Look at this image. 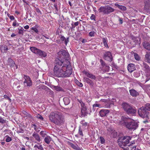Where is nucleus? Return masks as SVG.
I'll return each mask as SVG.
<instances>
[{
  "label": "nucleus",
  "mask_w": 150,
  "mask_h": 150,
  "mask_svg": "<svg viewBox=\"0 0 150 150\" xmlns=\"http://www.w3.org/2000/svg\"><path fill=\"white\" fill-rule=\"evenodd\" d=\"M115 5L119 9L122 10V11H125L127 9L126 7L124 6L120 5L118 4H115Z\"/></svg>",
  "instance_id": "4be33fe9"
},
{
  "label": "nucleus",
  "mask_w": 150,
  "mask_h": 150,
  "mask_svg": "<svg viewBox=\"0 0 150 150\" xmlns=\"http://www.w3.org/2000/svg\"><path fill=\"white\" fill-rule=\"evenodd\" d=\"M103 58L105 60L111 62L112 59V57L111 53L109 51H106L104 54Z\"/></svg>",
  "instance_id": "9b49d317"
},
{
  "label": "nucleus",
  "mask_w": 150,
  "mask_h": 150,
  "mask_svg": "<svg viewBox=\"0 0 150 150\" xmlns=\"http://www.w3.org/2000/svg\"><path fill=\"white\" fill-rule=\"evenodd\" d=\"M134 57L135 59L136 60H137L138 61L140 60V58L137 54L136 53H134Z\"/></svg>",
  "instance_id": "e433bc0d"
},
{
  "label": "nucleus",
  "mask_w": 150,
  "mask_h": 150,
  "mask_svg": "<svg viewBox=\"0 0 150 150\" xmlns=\"http://www.w3.org/2000/svg\"><path fill=\"white\" fill-rule=\"evenodd\" d=\"M9 18L11 20H13L15 18L13 16H9Z\"/></svg>",
  "instance_id": "0e129e2a"
},
{
  "label": "nucleus",
  "mask_w": 150,
  "mask_h": 150,
  "mask_svg": "<svg viewBox=\"0 0 150 150\" xmlns=\"http://www.w3.org/2000/svg\"><path fill=\"white\" fill-rule=\"evenodd\" d=\"M145 58L146 62L150 63V52H147L146 54Z\"/></svg>",
  "instance_id": "5701e85b"
},
{
  "label": "nucleus",
  "mask_w": 150,
  "mask_h": 150,
  "mask_svg": "<svg viewBox=\"0 0 150 150\" xmlns=\"http://www.w3.org/2000/svg\"><path fill=\"white\" fill-rule=\"evenodd\" d=\"M100 142L101 143V144H103L105 143V140L103 137H100Z\"/></svg>",
  "instance_id": "de8ad7c7"
},
{
  "label": "nucleus",
  "mask_w": 150,
  "mask_h": 150,
  "mask_svg": "<svg viewBox=\"0 0 150 150\" xmlns=\"http://www.w3.org/2000/svg\"><path fill=\"white\" fill-rule=\"evenodd\" d=\"M95 33H96L94 31H91L89 33V35L91 37H93Z\"/></svg>",
  "instance_id": "37998d69"
},
{
  "label": "nucleus",
  "mask_w": 150,
  "mask_h": 150,
  "mask_svg": "<svg viewBox=\"0 0 150 150\" xmlns=\"http://www.w3.org/2000/svg\"><path fill=\"white\" fill-rule=\"evenodd\" d=\"M6 122V120L3 119L1 117H0V123L4 124Z\"/></svg>",
  "instance_id": "79ce46f5"
},
{
  "label": "nucleus",
  "mask_w": 150,
  "mask_h": 150,
  "mask_svg": "<svg viewBox=\"0 0 150 150\" xmlns=\"http://www.w3.org/2000/svg\"><path fill=\"white\" fill-rule=\"evenodd\" d=\"M29 28V26L28 25H26L24 27V28L25 29H28Z\"/></svg>",
  "instance_id": "338daca9"
},
{
  "label": "nucleus",
  "mask_w": 150,
  "mask_h": 150,
  "mask_svg": "<svg viewBox=\"0 0 150 150\" xmlns=\"http://www.w3.org/2000/svg\"><path fill=\"white\" fill-rule=\"evenodd\" d=\"M40 134L42 137H45V136L46 135V134L43 131H41L40 132Z\"/></svg>",
  "instance_id": "09e8293b"
},
{
  "label": "nucleus",
  "mask_w": 150,
  "mask_h": 150,
  "mask_svg": "<svg viewBox=\"0 0 150 150\" xmlns=\"http://www.w3.org/2000/svg\"><path fill=\"white\" fill-rule=\"evenodd\" d=\"M117 135V132L115 130H112L111 136L113 138H115Z\"/></svg>",
  "instance_id": "7c9ffc66"
},
{
  "label": "nucleus",
  "mask_w": 150,
  "mask_h": 150,
  "mask_svg": "<svg viewBox=\"0 0 150 150\" xmlns=\"http://www.w3.org/2000/svg\"><path fill=\"white\" fill-rule=\"evenodd\" d=\"M80 103L81 106V115L82 117H85L87 116L88 113V112L87 110V107L82 102H80Z\"/></svg>",
  "instance_id": "9d476101"
},
{
  "label": "nucleus",
  "mask_w": 150,
  "mask_h": 150,
  "mask_svg": "<svg viewBox=\"0 0 150 150\" xmlns=\"http://www.w3.org/2000/svg\"><path fill=\"white\" fill-rule=\"evenodd\" d=\"M58 57L59 58L58 59L62 61H64L65 63V61H67L68 62V60L69 58V53L65 50H61L58 53Z\"/></svg>",
  "instance_id": "0eeeda50"
},
{
  "label": "nucleus",
  "mask_w": 150,
  "mask_h": 150,
  "mask_svg": "<svg viewBox=\"0 0 150 150\" xmlns=\"http://www.w3.org/2000/svg\"><path fill=\"white\" fill-rule=\"evenodd\" d=\"M78 133L80 135H81L82 137L83 136V134L82 130L81 129V128L80 127H79V130Z\"/></svg>",
  "instance_id": "ea45409f"
},
{
  "label": "nucleus",
  "mask_w": 150,
  "mask_h": 150,
  "mask_svg": "<svg viewBox=\"0 0 150 150\" xmlns=\"http://www.w3.org/2000/svg\"><path fill=\"white\" fill-rule=\"evenodd\" d=\"M13 25L14 26H18L19 25V24L18 23H16V21H15L13 22Z\"/></svg>",
  "instance_id": "4d7b16f0"
},
{
  "label": "nucleus",
  "mask_w": 150,
  "mask_h": 150,
  "mask_svg": "<svg viewBox=\"0 0 150 150\" xmlns=\"http://www.w3.org/2000/svg\"><path fill=\"white\" fill-rule=\"evenodd\" d=\"M53 88L55 90L58 91H64L63 89L59 86H53Z\"/></svg>",
  "instance_id": "bb28decb"
},
{
  "label": "nucleus",
  "mask_w": 150,
  "mask_h": 150,
  "mask_svg": "<svg viewBox=\"0 0 150 150\" xmlns=\"http://www.w3.org/2000/svg\"><path fill=\"white\" fill-rule=\"evenodd\" d=\"M60 39L62 41L64 42V43L66 45H67V43L69 42V38H66L64 36H62L60 38Z\"/></svg>",
  "instance_id": "b1692460"
},
{
  "label": "nucleus",
  "mask_w": 150,
  "mask_h": 150,
  "mask_svg": "<svg viewBox=\"0 0 150 150\" xmlns=\"http://www.w3.org/2000/svg\"><path fill=\"white\" fill-rule=\"evenodd\" d=\"M145 11L147 13H150V8H148L146 9H145Z\"/></svg>",
  "instance_id": "e2e57ef3"
},
{
  "label": "nucleus",
  "mask_w": 150,
  "mask_h": 150,
  "mask_svg": "<svg viewBox=\"0 0 150 150\" xmlns=\"http://www.w3.org/2000/svg\"><path fill=\"white\" fill-rule=\"evenodd\" d=\"M49 89L48 87L43 84L40 85L37 87V89L38 91H41L43 90H47Z\"/></svg>",
  "instance_id": "dca6fc26"
},
{
  "label": "nucleus",
  "mask_w": 150,
  "mask_h": 150,
  "mask_svg": "<svg viewBox=\"0 0 150 150\" xmlns=\"http://www.w3.org/2000/svg\"><path fill=\"white\" fill-rule=\"evenodd\" d=\"M129 92L130 95L133 97H136L139 95V93L134 89H130Z\"/></svg>",
  "instance_id": "2eb2a0df"
},
{
  "label": "nucleus",
  "mask_w": 150,
  "mask_h": 150,
  "mask_svg": "<svg viewBox=\"0 0 150 150\" xmlns=\"http://www.w3.org/2000/svg\"><path fill=\"white\" fill-rule=\"evenodd\" d=\"M24 112V114L26 115L27 117H29L30 118H32V117L31 116V115L27 113L25 111H23Z\"/></svg>",
  "instance_id": "c03bdc74"
},
{
  "label": "nucleus",
  "mask_w": 150,
  "mask_h": 150,
  "mask_svg": "<svg viewBox=\"0 0 150 150\" xmlns=\"http://www.w3.org/2000/svg\"><path fill=\"white\" fill-rule=\"evenodd\" d=\"M136 146H132V150H140V149L136 148Z\"/></svg>",
  "instance_id": "13d9d810"
},
{
  "label": "nucleus",
  "mask_w": 150,
  "mask_h": 150,
  "mask_svg": "<svg viewBox=\"0 0 150 150\" xmlns=\"http://www.w3.org/2000/svg\"><path fill=\"white\" fill-rule=\"evenodd\" d=\"M110 67L107 64L104 66V67H103V70H104L105 72L108 71L109 70Z\"/></svg>",
  "instance_id": "f704fd0d"
},
{
  "label": "nucleus",
  "mask_w": 150,
  "mask_h": 150,
  "mask_svg": "<svg viewBox=\"0 0 150 150\" xmlns=\"http://www.w3.org/2000/svg\"><path fill=\"white\" fill-rule=\"evenodd\" d=\"M143 46L146 50L150 51V43L149 42L144 41L143 42Z\"/></svg>",
  "instance_id": "a211bd4d"
},
{
  "label": "nucleus",
  "mask_w": 150,
  "mask_h": 150,
  "mask_svg": "<svg viewBox=\"0 0 150 150\" xmlns=\"http://www.w3.org/2000/svg\"><path fill=\"white\" fill-rule=\"evenodd\" d=\"M149 111H150V104L149 103H146L144 106L138 109L139 115L142 118L148 117Z\"/></svg>",
  "instance_id": "7ed1b4c3"
},
{
  "label": "nucleus",
  "mask_w": 150,
  "mask_h": 150,
  "mask_svg": "<svg viewBox=\"0 0 150 150\" xmlns=\"http://www.w3.org/2000/svg\"><path fill=\"white\" fill-rule=\"evenodd\" d=\"M30 49L32 52L38 54L41 57H45L47 56V53L35 47H31Z\"/></svg>",
  "instance_id": "1a4fd4ad"
},
{
  "label": "nucleus",
  "mask_w": 150,
  "mask_h": 150,
  "mask_svg": "<svg viewBox=\"0 0 150 150\" xmlns=\"http://www.w3.org/2000/svg\"><path fill=\"white\" fill-rule=\"evenodd\" d=\"M72 148L76 150H81L79 147L77 145H74L73 144L71 143L70 144Z\"/></svg>",
  "instance_id": "c756f323"
},
{
  "label": "nucleus",
  "mask_w": 150,
  "mask_h": 150,
  "mask_svg": "<svg viewBox=\"0 0 150 150\" xmlns=\"http://www.w3.org/2000/svg\"><path fill=\"white\" fill-rule=\"evenodd\" d=\"M83 73L85 74L86 76L91 79L95 80L96 79V76L90 73L89 71L84 70L82 71Z\"/></svg>",
  "instance_id": "ddd939ff"
},
{
  "label": "nucleus",
  "mask_w": 150,
  "mask_h": 150,
  "mask_svg": "<svg viewBox=\"0 0 150 150\" xmlns=\"http://www.w3.org/2000/svg\"><path fill=\"white\" fill-rule=\"evenodd\" d=\"M4 98L8 100L10 102H11V99L7 95H5L4 96Z\"/></svg>",
  "instance_id": "8fccbe9b"
},
{
  "label": "nucleus",
  "mask_w": 150,
  "mask_h": 150,
  "mask_svg": "<svg viewBox=\"0 0 150 150\" xmlns=\"http://www.w3.org/2000/svg\"><path fill=\"white\" fill-rule=\"evenodd\" d=\"M7 137L6 139V141L7 142H9L12 140L11 138L8 136H7Z\"/></svg>",
  "instance_id": "864d4df0"
},
{
  "label": "nucleus",
  "mask_w": 150,
  "mask_h": 150,
  "mask_svg": "<svg viewBox=\"0 0 150 150\" xmlns=\"http://www.w3.org/2000/svg\"><path fill=\"white\" fill-rule=\"evenodd\" d=\"M32 136L35 138V139L38 142H40L41 141V139L39 135L34 132L33 133Z\"/></svg>",
  "instance_id": "aec40b11"
},
{
  "label": "nucleus",
  "mask_w": 150,
  "mask_h": 150,
  "mask_svg": "<svg viewBox=\"0 0 150 150\" xmlns=\"http://www.w3.org/2000/svg\"><path fill=\"white\" fill-rule=\"evenodd\" d=\"M121 118L122 120L124 121L126 127L131 130H134L138 126L137 123L134 121L127 122V121L130 119V118L122 116Z\"/></svg>",
  "instance_id": "39448f33"
},
{
  "label": "nucleus",
  "mask_w": 150,
  "mask_h": 150,
  "mask_svg": "<svg viewBox=\"0 0 150 150\" xmlns=\"http://www.w3.org/2000/svg\"><path fill=\"white\" fill-rule=\"evenodd\" d=\"M83 80L84 81L86 82L90 86H93L94 83L93 81L88 78L86 77H84Z\"/></svg>",
  "instance_id": "f3484780"
},
{
  "label": "nucleus",
  "mask_w": 150,
  "mask_h": 150,
  "mask_svg": "<svg viewBox=\"0 0 150 150\" xmlns=\"http://www.w3.org/2000/svg\"><path fill=\"white\" fill-rule=\"evenodd\" d=\"M79 24V22L77 21L75 23H74V25H73L72 24V27L73 28H74L76 26H77Z\"/></svg>",
  "instance_id": "603ef678"
},
{
  "label": "nucleus",
  "mask_w": 150,
  "mask_h": 150,
  "mask_svg": "<svg viewBox=\"0 0 150 150\" xmlns=\"http://www.w3.org/2000/svg\"><path fill=\"white\" fill-rule=\"evenodd\" d=\"M134 65L132 64H129L127 66V69L128 71L132 72L134 70Z\"/></svg>",
  "instance_id": "412c9836"
},
{
  "label": "nucleus",
  "mask_w": 150,
  "mask_h": 150,
  "mask_svg": "<svg viewBox=\"0 0 150 150\" xmlns=\"http://www.w3.org/2000/svg\"><path fill=\"white\" fill-rule=\"evenodd\" d=\"M34 148H35V150H38L37 148L40 150H42V149H43V148L41 145H38L35 144L34 146Z\"/></svg>",
  "instance_id": "2f4dec72"
},
{
  "label": "nucleus",
  "mask_w": 150,
  "mask_h": 150,
  "mask_svg": "<svg viewBox=\"0 0 150 150\" xmlns=\"http://www.w3.org/2000/svg\"><path fill=\"white\" fill-rule=\"evenodd\" d=\"M141 67L142 70L144 71L145 73L148 72V71L150 72V67L147 63L143 62L141 65Z\"/></svg>",
  "instance_id": "f8f14e48"
},
{
  "label": "nucleus",
  "mask_w": 150,
  "mask_h": 150,
  "mask_svg": "<svg viewBox=\"0 0 150 150\" xmlns=\"http://www.w3.org/2000/svg\"><path fill=\"white\" fill-rule=\"evenodd\" d=\"M100 62L101 63V65L103 67H104V66H105L106 65L105 62L101 59H100Z\"/></svg>",
  "instance_id": "49530a36"
},
{
  "label": "nucleus",
  "mask_w": 150,
  "mask_h": 150,
  "mask_svg": "<svg viewBox=\"0 0 150 150\" xmlns=\"http://www.w3.org/2000/svg\"><path fill=\"white\" fill-rule=\"evenodd\" d=\"M36 117L37 118L40 119L42 120H43L44 119L43 117L41 115L39 114L36 116Z\"/></svg>",
  "instance_id": "a19ab883"
},
{
  "label": "nucleus",
  "mask_w": 150,
  "mask_h": 150,
  "mask_svg": "<svg viewBox=\"0 0 150 150\" xmlns=\"http://www.w3.org/2000/svg\"><path fill=\"white\" fill-rule=\"evenodd\" d=\"M23 83L25 86L30 87L32 85V82L31 80L27 81H24Z\"/></svg>",
  "instance_id": "393cba45"
},
{
  "label": "nucleus",
  "mask_w": 150,
  "mask_h": 150,
  "mask_svg": "<svg viewBox=\"0 0 150 150\" xmlns=\"http://www.w3.org/2000/svg\"><path fill=\"white\" fill-rule=\"evenodd\" d=\"M54 7L56 10H57V11H58V8L57 5V4H55V5H54Z\"/></svg>",
  "instance_id": "774afa93"
},
{
  "label": "nucleus",
  "mask_w": 150,
  "mask_h": 150,
  "mask_svg": "<svg viewBox=\"0 0 150 150\" xmlns=\"http://www.w3.org/2000/svg\"><path fill=\"white\" fill-rule=\"evenodd\" d=\"M95 15L94 14H92L91 16L90 17V18L92 20H94V21H95Z\"/></svg>",
  "instance_id": "6e6d98bb"
},
{
  "label": "nucleus",
  "mask_w": 150,
  "mask_h": 150,
  "mask_svg": "<svg viewBox=\"0 0 150 150\" xmlns=\"http://www.w3.org/2000/svg\"><path fill=\"white\" fill-rule=\"evenodd\" d=\"M110 112V110L107 109H102L99 112L100 115L101 117L106 116Z\"/></svg>",
  "instance_id": "4468645a"
},
{
  "label": "nucleus",
  "mask_w": 150,
  "mask_h": 150,
  "mask_svg": "<svg viewBox=\"0 0 150 150\" xmlns=\"http://www.w3.org/2000/svg\"><path fill=\"white\" fill-rule=\"evenodd\" d=\"M63 100L64 104L66 105H68L70 102V100L67 97L64 98Z\"/></svg>",
  "instance_id": "cd10ccee"
},
{
  "label": "nucleus",
  "mask_w": 150,
  "mask_h": 150,
  "mask_svg": "<svg viewBox=\"0 0 150 150\" xmlns=\"http://www.w3.org/2000/svg\"><path fill=\"white\" fill-rule=\"evenodd\" d=\"M81 124L84 126H87L88 123L86 122H85L84 120H82L81 122Z\"/></svg>",
  "instance_id": "3c124183"
},
{
  "label": "nucleus",
  "mask_w": 150,
  "mask_h": 150,
  "mask_svg": "<svg viewBox=\"0 0 150 150\" xmlns=\"http://www.w3.org/2000/svg\"><path fill=\"white\" fill-rule=\"evenodd\" d=\"M32 30L34 31L35 32L37 33L38 32V30L36 28H32Z\"/></svg>",
  "instance_id": "052dcab7"
},
{
  "label": "nucleus",
  "mask_w": 150,
  "mask_h": 150,
  "mask_svg": "<svg viewBox=\"0 0 150 150\" xmlns=\"http://www.w3.org/2000/svg\"><path fill=\"white\" fill-rule=\"evenodd\" d=\"M76 83L77 85L80 87H82L83 86L82 83H81L79 82L78 80H76Z\"/></svg>",
  "instance_id": "a18cd8bd"
},
{
  "label": "nucleus",
  "mask_w": 150,
  "mask_h": 150,
  "mask_svg": "<svg viewBox=\"0 0 150 150\" xmlns=\"http://www.w3.org/2000/svg\"><path fill=\"white\" fill-rule=\"evenodd\" d=\"M146 73V79L145 81V83L149 81L150 79V71L145 73Z\"/></svg>",
  "instance_id": "c85d7f7f"
},
{
  "label": "nucleus",
  "mask_w": 150,
  "mask_h": 150,
  "mask_svg": "<svg viewBox=\"0 0 150 150\" xmlns=\"http://www.w3.org/2000/svg\"><path fill=\"white\" fill-rule=\"evenodd\" d=\"M115 10L114 9L108 5L101 6L98 9L99 13H103L104 14L107 15L114 12Z\"/></svg>",
  "instance_id": "6e6552de"
},
{
  "label": "nucleus",
  "mask_w": 150,
  "mask_h": 150,
  "mask_svg": "<svg viewBox=\"0 0 150 150\" xmlns=\"http://www.w3.org/2000/svg\"><path fill=\"white\" fill-rule=\"evenodd\" d=\"M107 40L106 38H103L102 41L105 47L108 48L109 47L107 44Z\"/></svg>",
  "instance_id": "72a5a7b5"
},
{
  "label": "nucleus",
  "mask_w": 150,
  "mask_h": 150,
  "mask_svg": "<svg viewBox=\"0 0 150 150\" xmlns=\"http://www.w3.org/2000/svg\"><path fill=\"white\" fill-rule=\"evenodd\" d=\"M132 40L135 43V45H136L137 43H138V38L137 37H136L132 35L131 36Z\"/></svg>",
  "instance_id": "473e14b6"
},
{
  "label": "nucleus",
  "mask_w": 150,
  "mask_h": 150,
  "mask_svg": "<svg viewBox=\"0 0 150 150\" xmlns=\"http://www.w3.org/2000/svg\"><path fill=\"white\" fill-rule=\"evenodd\" d=\"M18 29L19 30V34H23V30H24L23 29V28L22 27L19 28Z\"/></svg>",
  "instance_id": "4c0bfd02"
},
{
  "label": "nucleus",
  "mask_w": 150,
  "mask_h": 150,
  "mask_svg": "<svg viewBox=\"0 0 150 150\" xmlns=\"http://www.w3.org/2000/svg\"><path fill=\"white\" fill-rule=\"evenodd\" d=\"M7 64L10 66V67H13L15 65V64L14 61L11 58H9L7 61Z\"/></svg>",
  "instance_id": "6ab92c4d"
},
{
  "label": "nucleus",
  "mask_w": 150,
  "mask_h": 150,
  "mask_svg": "<svg viewBox=\"0 0 150 150\" xmlns=\"http://www.w3.org/2000/svg\"><path fill=\"white\" fill-rule=\"evenodd\" d=\"M55 65L53 69V75L58 77L66 78L69 77L72 73L71 65L64 63V62L59 59L55 61Z\"/></svg>",
  "instance_id": "f257e3e1"
},
{
  "label": "nucleus",
  "mask_w": 150,
  "mask_h": 150,
  "mask_svg": "<svg viewBox=\"0 0 150 150\" xmlns=\"http://www.w3.org/2000/svg\"><path fill=\"white\" fill-rule=\"evenodd\" d=\"M122 106L125 112L127 115H134L136 112L137 110L135 107L127 103H123Z\"/></svg>",
  "instance_id": "20e7f679"
},
{
  "label": "nucleus",
  "mask_w": 150,
  "mask_h": 150,
  "mask_svg": "<svg viewBox=\"0 0 150 150\" xmlns=\"http://www.w3.org/2000/svg\"><path fill=\"white\" fill-rule=\"evenodd\" d=\"M149 8H150L149 5L148 4H146L144 7V10Z\"/></svg>",
  "instance_id": "5fc2aeb1"
},
{
  "label": "nucleus",
  "mask_w": 150,
  "mask_h": 150,
  "mask_svg": "<svg viewBox=\"0 0 150 150\" xmlns=\"http://www.w3.org/2000/svg\"><path fill=\"white\" fill-rule=\"evenodd\" d=\"M52 140V138L49 136H47L44 139V141L46 143L49 144Z\"/></svg>",
  "instance_id": "a878e982"
},
{
  "label": "nucleus",
  "mask_w": 150,
  "mask_h": 150,
  "mask_svg": "<svg viewBox=\"0 0 150 150\" xmlns=\"http://www.w3.org/2000/svg\"><path fill=\"white\" fill-rule=\"evenodd\" d=\"M119 21L120 22V24H121L123 23L122 20L121 18H120L119 19Z\"/></svg>",
  "instance_id": "69168bd1"
},
{
  "label": "nucleus",
  "mask_w": 150,
  "mask_h": 150,
  "mask_svg": "<svg viewBox=\"0 0 150 150\" xmlns=\"http://www.w3.org/2000/svg\"><path fill=\"white\" fill-rule=\"evenodd\" d=\"M34 127V129L37 132H40V130L39 128L37 127V125H35L33 124L32 125V127Z\"/></svg>",
  "instance_id": "c9c22d12"
},
{
  "label": "nucleus",
  "mask_w": 150,
  "mask_h": 150,
  "mask_svg": "<svg viewBox=\"0 0 150 150\" xmlns=\"http://www.w3.org/2000/svg\"><path fill=\"white\" fill-rule=\"evenodd\" d=\"M132 137L129 136H121L117 139V143L119 146L122 148L124 146H129L130 140Z\"/></svg>",
  "instance_id": "423d86ee"
},
{
  "label": "nucleus",
  "mask_w": 150,
  "mask_h": 150,
  "mask_svg": "<svg viewBox=\"0 0 150 150\" xmlns=\"http://www.w3.org/2000/svg\"><path fill=\"white\" fill-rule=\"evenodd\" d=\"M100 105L99 104H94L93 106V108H94V107H100Z\"/></svg>",
  "instance_id": "bf43d9fd"
},
{
  "label": "nucleus",
  "mask_w": 150,
  "mask_h": 150,
  "mask_svg": "<svg viewBox=\"0 0 150 150\" xmlns=\"http://www.w3.org/2000/svg\"><path fill=\"white\" fill-rule=\"evenodd\" d=\"M2 49H3L4 51L7 50H8V48L6 46H5L3 47L2 46Z\"/></svg>",
  "instance_id": "680f3d73"
},
{
  "label": "nucleus",
  "mask_w": 150,
  "mask_h": 150,
  "mask_svg": "<svg viewBox=\"0 0 150 150\" xmlns=\"http://www.w3.org/2000/svg\"><path fill=\"white\" fill-rule=\"evenodd\" d=\"M24 78L25 79V81H27L31 80L29 76L25 75H24Z\"/></svg>",
  "instance_id": "58836bf2"
},
{
  "label": "nucleus",
  "mask_w": 150,
  "mask_h": 150,
  "mask_svg": "<svg viewBox=\"0 0 150 150\" xmlns=\"http://www.w3.org/2000/svg\"><path fill=\"white\" fill-rule=\"evenodd\" d=\"M50 120L55 125H60L64 122V117L60 112L54 111L51 112L49 116Z\"/></svg>",
  "instance_id": "f03ea898"
}]
</instances>
